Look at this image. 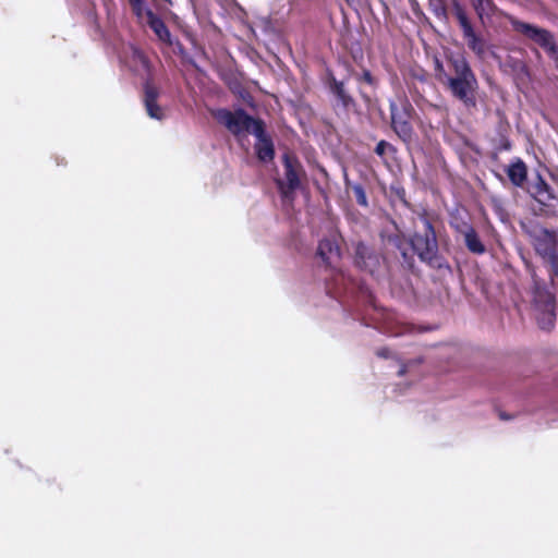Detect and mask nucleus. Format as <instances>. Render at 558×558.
Returning <instances> with one entry per match:
<instances>
[{
	"instance_id": "nucleus-33",
	"label": "nucleus",
	"mask_w": 558,
	"mask_h": 558,
	"mask_svg": "<svg viewBox=\"0 0 558 558\" xmlns=\"http://www.w3.org/2000/svg\"><path fill=\"white\" fill-rule=\"evenodd\" d=\"M499 417H500V420H504V421H508V420H511V418H512V416H511V415H509V414H507V413H505V412H500V413H499Z\"/></svg>"
},
{
	"instance_id": "nucleus-5",
	"label": "nucleus",
	"mask_w": 558,
	"mask_h": 558,
	"mask_svg": "<svg viewBox=\"0 0 558 558\" xmlns=\"http://www.w3.org/2000/svg\"><path fill=\"white\" fill-rule=\"evenodd\" d=\"M284 178L277 179L276 185L283 202H293L295 191L301 186V175L304 174L303 167L295 156L288 153L282 156Z\"/></svg>"
},
{
	"instance_id": "nucleus-12",
	"label": "nucleus",
	"mask_w": 558,
	"mask_h": 558,
	"mask_svg": "<svg viewBox=\"0 0 558 558\" xmlns=\"http://www.w3.org/2000/svg\"><path fill=\"white\" fill-rule=\"evenodd\" d=\"M372 246H356L355 265L369 274H374L380 265V255L371 252Z\"/></svg>"
},
{
	"instance_id": "nucleus-2",
	"label": "nucleus",
	"mask_w": 558,
	"mask_h": 558,
	"mask_svg": "<svg viewBox=\"0 0 558 558\" xmlns=\"http://www.w3.org/2000/svg\"><path fill=\"white\" fill-rule=\"evenodd\" d=\"M507 20L512 29L537 45L544 52L553 60L558 68V44L554 33L549 29L530 24L517 19L513 15H508Z\"/></svg>"
},
{
	"instance_id": "nucleus-14",
	"label": "nucleus",
	"mask_w": 558,
	"mask_h": 558,
	"mask_svg": "<svg viewBox=\"0 0 558 558\" xmlns=\"http://www.w3.org/2000/svg\"><path fill=\"white\" fill-rule=\"evenodd\" d=\"M144 15L146 16L147 25L155 33L157 38L168 46H173L171 33L166 23L150 9H147Z\"/></svg>"
},
{
	"instance_id": "nucleus-8",
	"label": "nucleus",
	"mask_w": 558,
	"mask_h": 558,
	"mask_svg": "<svg viewBox=\"0 0 558 558\" xmlns=\"http://www.w3.org/2000/svg\"><path fill=\"white\" fill-rule=\"evenodd\" d=\"M417 218L420 226H416L415 241L418 244H437L436 226L438 217L434 213L424 209L417 215Z\"/></svg>"
},
{
	"instance_id": "nucleus-10",
	"label": "nucleus",
	"mask_w": 558,
	"mask_h": 558,
	"mask_svg": "<svg viewBox=\"0 0 558 558\" xmlns=\"http://www.w3.org/2000/svg\"><path fill=\"white\" fill-rule=\"evenodd\" d=\"M450 226L458 234L457 241H463L464 244H482L473 226L462 216H451Z\"/></svg>"
},
{
	"instance_id": "nucleus-18",
	"label": "nucleus",
	"mask_w": 558,
	"mask_h": 558,
	"mask_svg": "<svg viewBox=\"0 0 558 558\" xmlns=\"http://www.w3.org/2000/svg\"><path fill=\"white\" fill-rule=\"evenodd\" d=\"M506 173L514 186L522 187L527 179V167L521 158H515L507 167Z\"/></svg>"
},
{
	"instance_id": "nucleus-19",
	"label": "nucleus",
	"mask_w": 558,
	"mask_h": 558,
	"mask_svg": "<svg viewBox=\"0 0 558 558\" xmlns=\"http://www.w3.org/2000/svg\"><path fill=\"white\" fill-rule=\"evenodd\" d=\"M130 66L134 72L150 73V61L143 50L131 46Z\"/></svg>"
},
{
	"instance_id": "nucleus-1",
	"label": "nucleus",
	"mask_w": 558,
	"mask_h": 558,
	"mask_svg": "<svg viewBox=\"0 0 558 558\" xmlns=\"http://www.w3.org/2000/svg\"><path fill=\"white\" fill-rule=\"evenodd\" d=\"M452 75H449L442 62L435 61V76L450 93L452 98L459 100L468 109L476 108V94L478 81L470 63L463 56H451L447 59Z\"/></svg>"
},
{
	"instance_id": "nucleus-17",
	"label": "nucleus",
	"mask_w": 558,
	"mask_h": 558,
	"mask_svg": "<svg viewBox=\"0 0 558 558\" xmlns=\"http://www.w3.org/2000/svg\"><path fill=\"white\" fill-rule=\"evenodd\" d=\"M543 263L548 266V275L554 283L558 278V246H535Z\"/></svg>"
},
{
	"instance_id": "nucleus-24",
	"label": "nucleus",
	"mask_w": 558,
	"mask_h": 558,
	"mask_svg": "<svg viewBox=\"0 0 558 558\" xmlns=\"http://www.w3.org/2000/svg\"><path fill=\"white\" fill-rule=\"evenodd\" d=\"M132 9V13L138 19H143L147 9L144 8L145 0H128Z\"/></svg>"
},
{
	"instance_id": "nucleus-11",
	"label": "nucleus",
	"mask_w": 558,
	"mask_h": 558,
	"mask_svg": "<svg viewBox=\"0 0 558 558\" xmlns=\"http://www.w3.org/2000/svg\"><path fill=\"white\" fill-rule=\"evenodd\" d=\"M158 97V88L150 80H147L144 84V105L147 114L153 119L161 120L165 114L162 108L157 102Z\"/></svg>"
},
{
	"instance_id": "nucleus-26",
	"label": "nucleus",
	"mask_w": 558,
	"mask_h": 558,
	"mask_svg": "<svg viewBox=\"0 0 558 558\" xmlns=\"http://www.w3.org/2000/svg\"><path fill=\"white\" fill-rule=\"evenodd\" d=\"M359 82L365 83L372 87L377 86V80L374 77L372 72L367 69H363L361 74L355 75Z\"/></svg>"
},
{
	"instance_id": "nucleus-21",
	"label": "nucleus",
	"mask_w": 558,
	"mask_h": 558,
	"mask_svg": "<svg viewBox=\"0 0 558 558\" xmlns=\"http://www.w3.org/2000/svg\"><path fill=\"white\" fill-rule=\"evenodd\" d=\"M470 2L480 20L492 17L498 11L494 0H470Z\"/></svg>"
},
{
	"instance_id": "nucleus-3",
	"label": "nucleus",
	"mask_w": 558,
	"mask_h": 558,
	"mask_svg": "<svg viewBox=\"0 0 558 558\" xmlns=\"http://www.w3.org/2000/svg\"><path fill=\"white\" fill-rule=\"evenodd\" d=\"M213 116L218 123L223 125L235 136L243 133L253 135L263 134V125L265 122L262 119L253 118L243 108H238L234 111L221 108L214 111Z\"/></svg>"
},
{
	"instance_id": "nucleus-31",
	"label": "nucleus",
	"mask_w": 558,
	"mask_h": 558,
	"mask_svg": "<svg viewBox=\"0 0 558 558\" xmlns=\"http://www.w3.org/2000/svg\"><path fill=\"white\" fill-rule=\"evenodd\" d=\"M469 250L475 254H483L486 252V246H468Z\"/></svg>"
},
{
	"instance_id": "nucleus-16",
	"label": "nucleus",
	"mask_w": 558,
	"mask_h": 558,
	"mask_svg": "<svg viewBox=\"0 0 558 558\" xmlns=\"http://www.w3.org/2000/svg\"><path fill=\"white\" fill-rule=\"evenodd\" d=\"M531 195L536 202L545 206L551 205V202L556 199L551 186L539 173H537L536 180L532 185Z\"/></svg>"
},
{
	"instance_id": "nucleus-6",
	"label": "nucleus",
	"mask_w": 558,
	"mask_h": 558,
	"mask_svg": "<svg viewBox=\"0 0 558 558\" xmlns=\"http://www.w3.org/2000/svg\"><path fill=\"white\" fill-rule=\"evenodd\" d=\"M391 128L403 142H410L413 137L412 118L415 112L408 98L400 99L399 102L390 101Z\"/></svg>"
},
{
	"instance_id": "nucleus-13",
	"label": "nucleus",
	"mask_w": 558,
	"mask_h": 558,
	"mask_svg": "<svg viewBox=\"0 0 558 558\" xmlns=\"http://www.w3.org/2000/svg\"><path fill=\"white\" fill-rule=\"evenodd\" d=\"M439 246H409L412 253L417 254L420 259L435 269L446 266L445 258L438 253Z\"/></svg>"
},
{
	"instance_id": "nucleus-9",
	"label": "nucleus",
	"mask_w": 558,
	"mask_h": 558,
	"mask_svg": "<svg viewBox=\"0 0 558 558\" xmlns=\"http://www.w3.org/2000/svg\"><path fill=\"white\" fill-rule=\"evenodd\" d=\"M328 88L335 97L333 109L348 113L356 106V101L347 89L343 81H338L332 74L328 77Z\"/></svg>"
},
{
	"instance_id": "nucleus-4",
	"label": "nucleus",
	"mask_w": 558,
	"mask_h": 558,
	"mask_svg": "<svg viewBox=\"0 0 558 558\" xmlns=\"http://www.w3.org/2000/svg\"><path fill=\"white\" fill-rule=\"evenodd\" d=\"M533 278V305L536 314V320L541 329L550 330L556 322V299L555 295L546 288L544 282L532 275Z\"/></svg>"
},
{
	"instance_id": "nucleus-25",
	"label": "nucleus",
	"mask_w": 558,
	"mask_h": 558,
	"mask_svg": "<svg viewBox=\"0 0 558 558\" xmlns=\"http://www.w3.org/2000/svg\"><path fill=\"white\" fill-rule=\"evenodd\" d=\"M397 149L393 147V145H391L390 143H388L387 141L385 140H381L377 143L376 147H375V154L379 157H384L387 153H396Z\"/></svg>"
},
{
	"instance_id": "nucleus-7",
	"label": "nucleus",
	"mask_w": 558,
	"mask_h": 558,
	"mask_svg": "<svg viewBox=\"0 0 558 558\" xmlns=\"http://www.w3.org/2000/svg\"><path fill=\"white\" fill-rule=\"evenodd\" d=\"M453 13L462 29L463 38L466 40L469 49L482 58L485 53V41L475 33L465 9L458 1L453 2Z\"/></svg>"
},
{
	"instance_id": "nucleus-32",
	"label": "nucleus",
	"mask_w": 558,
	"mask_h": 558,
	"mask_svg": "<svg viewBox=\"0 0 558 558\" xmlns=\"http://www.w3.org/2000/svg\"><path fill=\"white\" fill-rule=\"evenodd\" d=\"M501 149L509 150L511 148V143L507 137L501 138Z\"/></svg>"
},
{
	"instance_id": "nucleus-27",
	"label": "nucleus",
	"mask_w": 558,
	"mask_h": 558,
	"mask_svg": "<svg viewBox=\"0 0 558 558\" xmlns=\"http://www.w3.org/2000/svg\"><path fill=\"white\" fill-rule=\"evenodd\" d=\"M430 5L434 7L433 11L436 16H446L447 9L444 0H430Z\"/></svg>"
},
{
	"instance_id": "nucleus-20",
	"label": "nucleus",
	"mask_w": 558,
	"mask_h": 558,
	"mask_svg": "<svg viewBox=\"0 0 558 558\" xmlns=\"http://www.w3.org/2000/svg\"><path fill=\"white\" fill-rule=\"evenodd\" d=\"M316 254L326 267L337 269L341 258V246H318Z\"/></svg>"
},
{
	"instance_id": "nucleus-28",
	"label": "nucleus",
	"mask_w": 558,
	"mask_h": 558,
	"mask_svg": "<svg viewBox=\"0 0 558 558\" xmlns=\"http://www.w3.org/2000/svg\"><path fill=\"white\" fill-rule=\"evenodd\" d=\"M390 225H391V228L393 229V231L396 233H393L392 235H390L388 238V242L390 244H400V235H399L400 231H399V228H398L397 223L393 220L390 221Z\"/></svg>"
},
{
	"instance_id": "nucleus-34",
	"label": "nucleus",
	"mask_w": 558,
	"mask_h": 558,
	"mask_svg": "<svg viewBox=\"0 0 558 558\" xmlns=\"http://www.w3.org/2000/svg\"><path fill=\"white\" fill-rule=\"evenodd\" d=\"M323 244H329V242L327 240L319 241V245H323Z\"/></svg>"
},
{
	"instance_id": "nucleus-30",
	"label": "nucleus",
	"mask_w": 558,
	"mask_h": 558,
	"mask_svg": "<svg viewBox=\"0 0 558 558\" xmlns=\"http://www.w3.org/2000/svg\"><path fill=\"white\" fill-rule=\"evenodd\" d=\"M376 355L387 359L390 356V350L388 348H380L376 351Z\"/></svg>"
},
{
	"instance_id": "nucleus-35",
	"label": "nucleus",
	"mask_w": 558,
	"mask_h": 558,
	"mask_svg": "<svg viewBox=\"0 0 558 558\" xmlns=\"http://www.w3.org/2000/svg\"><path fill=\"white\" fill-rule=\"evenodd\" d=\"M193 66L197 68L193 60H187Z\"/></svg>"
},
{
	"instance_id": "nucleus-15",
	"label": "nucleus",
	"mask_w": 558,
	"mask_h": 558,
	"mask_svg": "<svg viewBox=\"0 0 558 558\" xmlns=\"http://www.w3.org/2000/svg\"><path fill=\"white\" fill-rule=\"evenodd\" d=\"M256 137L255 151L257 158L263 162L272 161L275 158V146L271 137L266 133V125H263V134Z\"/></svg>"
},
{
	"instance_id": "nucleus-23",
	"label": "nucleus",
	"mask_w": 558,
	"mask_h": 558,
	"mask_svg": "<svg viewBox=\"0 0 558 558\" xmlns=\"http://www.w3.org/2000/svg\"><path fill=\"white\" fill-rule=\"evenodd\" d=\"M352 191H353L356 203L360 206L367 207L368 201H367V196H366L364 187L361 184H355L352 187Z\"/></svg>"
},
{
	"instance_id": "nucleus-22",
	"label": "nucleus",
	"mask_w": 558,
	"mask_h": 558,
	"mask_svg": "<svg viewBox=\"0 0 558 558\" xmlns=\"http://www.w3.org/2000/svg\"><path fill=\"white\" fill-rule=\"evenodd\" d=\"M390 193L397 197L407 208H410L411 205L407 199L405 189L400 183L391 184Z\"/></svg>"
},
{
	"instance_id": "nucleus-29",
	"label": "nucleus",
	"mask_w": 558,
	"mask_h": 558,
	"mask_svg": "<svg viewBox=\"0 0 558 558\" xmlns=\"http://www.w3.org/2000/svg\"><path fill=\"white\" fill-rule=\"evenodd\" d=\"M173 45L175 46V49H177V53L183 59V60H187V56H186V51H185V48L184 46L182 45L181 41L177 40L175 43H173Z\"/></svg>"
}]
</instances>
